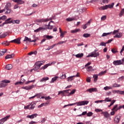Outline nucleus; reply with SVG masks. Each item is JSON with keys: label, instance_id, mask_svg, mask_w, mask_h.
I'll return each instance as SVG.
<instances>
[{"label": "nucleus", "instance_id": "1", "mask_svg": "<svg viewBox=\"0 0 124 124\" xmlns=\"http://www.w3.org/2000/svg\"><path fill=\"white\" fill-rule=\"evenodd\" d=\"M10 7H11V3L10 2L7 3L4 8L2 10H3V12H5V14H9L12 11Z\"/></svg>", "mask_w": 124, "mask_h": 124}, {"label": "nucleus", "instance_id": "2", "mask_svg": "<svg viewBox=\"0 0 124 124\" xmlns=\"http://www.w3.org/2000/svg\"><path fill=\"white\" fill-rule=\"evenodd\" d=\"M45 62V61H38L35 63L34 65V68L33 69V70H38L40 68V66L43 64Z\"/></svg>", "mask_w": 124, "mask_h": 124}, {"label": "nucleus", "instance_id": "3", "mask_svg": "<svg viewBox=\"0 0 124 124\" xmlns=\"http://www.w3.org/2000/svg\"><path fill=\"white\" fill-rule=\"evenodd\" d=\"M0 88H5L7 86L8 83H10V80L5 79L3 80L0 82Z\"/></svg>", "mask_w": 124, "mask_h": 124}, {"label": "nucleus", "instance_id": "4", "mask_svg": "<svg viewBox=\"0 0 124 124\" xmlns=\"http://www.w3.org/2000/svg\"><path fill=\"white\" fill-rule=\"evenodd\" d=\"M119 110V108H118V105H115L113 108L111 109V112H110V115L111 116H114L115 115V112H117Z\"/></svg>", "mask_w": 124, "mask_h": 124}, {"label": "nucleus", "instance_id": "5", "mask_svg": "<svg viewBox=\"0 0 124 124\" xmlns=\"http://www.w3.org/2000/svg\"><path fill=\"white\" fill-rule=\"evenodd\" d=\"M98 56H99V53L93 52L90 54H89L88 56H87V58H89V57L96 58V57H98Z\"/></svg>", "mask_w": 124, "mask_h": 124}, {"label": "nucleus", "instance_id": "6", "mask_svg": "<svg viewBox=\"0 0 124 124\" xmlns=\"http://www.w3.org/2000/svg\"><path fill=\"white\" fill-rule=\"evenodd\" d=\"M11 43H16V44H20L21 38L19 37L10 41Z\"/></svg>", "mask_w": 124, "mask_h": 124}, {"label": "nucleus", "instance_id": "7", "mask_svg": "<svg viewBox=\"0 0 124 124\" xmlns=\"http://www.w3.org/2000/svg\"><path fill=\"white\" fill-rule=\"evenodd\" d=\"M35 85H32L30 86H27L25 87H22L21 88L23 89V90H26L27 91H30V90H31L34 88Z\"/></svg>", "mask_w": 124, "mask_h": 124}, {"label": "nucleus", "instance_id": "8", "mask_svg": "<svg viewBox=\"0 0 124 124\" xmlns=\"http://www.w3.org/2000/svg\"><path fill=\"white\" fill-rule=\"evenodd\" d=\"M10 118V115H7L6 117L2 118L1 120H0V124H4V122H6Z\"/></svg>", "mask_w": 124, "mask_h": 124}, {"label": "nucleus", "instance_id": "9", "mask_svg": "<svg viewBox=\"0 0 124 124\" xmlns=\"http://www.w3.org/2000/svg\"><path fill=\"white\" fill-rule=\"evenodd\" d=\"M89 103V101H82L77 103L78 106H82L83 105H87Z\"/></svg>", "mask_w": 124, "mask_h": 124}, {"label": "nucleus", "instance_id": "10", "mask_svg": "<svg viewBox=\"0 0 124 124\" xmlns=\"http://www.w3.org/2000/svg\"><path fill=\"white\" fill-rule=\"evenodd\" d=\"M113 64L114 65H121V64H123V62H122V60L114 61Z\"/></svg>", "mask_w": 124, "mask_h": 124}, {"label": "nucleus", "instance_id": "11", "mask_svg": "<svg viewBox=\"0 0 124 124\" xmlns=\"http://www.w3.org/2000/svg\"><path fill=\"white\" fill-rule=\"evenodd\" d=\"M86 92H89V93H92L97 92V89H96V88H90L89 89H87L86 90Z\"/></svg>", "mask_w": 124, "mask_h": 124}, {"label": "nucleus", "instance_id": "12", "mask_svg": "<svg viewBox=\"0 0 124 124\" xmlns=\"http://www.w3.org/2000/svg\"><path fill=\"white\" fill-rule=\"evenodd\" d=\"M121 120V116H116L114 118V123L115 124H119L120 123V121Z\"/></svg>", "mask_w": 124, "mask_h": 124}, {"label": "nucleus", "instance_id": "13", "mask_svg": "<svg viewBox=\"0 0 124 124\" xmlns=\"http://www.w3.org/2000/svg\"><path fill=\"white\" fill-rule=\"evenodd\" d=\"M38 115L37 114H33L31 115H27L26 118H28V119H31V120H32V119H34V118H36L37 117Z\"/></svg>", "mask_w": 124, "mask_h": 124}, {"label": "nucleus", "instance_id": "14", "mask_svg": "<svg viewBox=\"0 0 124 124\" xmlns=\"http://www.w3.org/2000/svg\"><path fill=\"white\" fill-rule=\"evenodd\" d=\"M52 63L53 64H55V62H52L51 63H48V64L45 65L44 66H42L41 68V69H44V70L46 69V68H47V67H48L49 66L52 65Z\"/></svg>", "mask_w": 124, "mask_h": 124}, {"label": "nucleus", "instance_id": "15", "mask_svg": "<svg viewBox=\"0 0 124 124\" xmlns=\"http://www.w3.org/2000/svg\"><path fill=\"white\" fill-rule=\"evenodd\" d=\"M12 18H9L7 19H6L5 21V22H4L2 24V27H3V26H4V25L6 24H11L12 23V22H11V20L10 21V20H11Z\"/></svg>", "mask_w": 124, "mask_h": 124}, {"label": "nucleus", "instance_id": "16", "mask_svg": "<svg viewBox=\"0 0 124 124\" xmlns=\"http://www.w3.org/2000/svg\"><path fill=\"white\" fill-rule=\"evenodd\" d=\"M15 56V54H8L5 57V60H7V59H13Z\"/></svg>", "mask_w": 124, "mask_h": 124}, {"label": "nucleus", "instance_id": "17", "mask_svg": "<svg viewBox=\"0 0 124 124\" xmlns=\"http://www.w3.org/2000/svg\"><path fill=\"white\" fill-rule=\"evenodd\" d=\"M26 82V80H25L24 78L21 79V81H18L16 82L15 85L16 86L17 85H22V84H24V82Z\"/></svg>", "mask_w": 124, "mask_h": 124}, {"label": "nucleus", "instance_id": "18", "mask_svg": "<svg viewBox=\"0 0 124 124\" xmlns=\"http://www.w3.org/2000/svg\"><path fill=\"white\" fill-rule=\"evenodd\" d=\"M49 21V19H37L36 21L38 23H46V22H48Z\"/></svg>", "mask_w": 124, "mask_h": 124}, {"label": "nucleus", "instance_id": "19", "mask_svg": "<svg viewBox=\"0 0 124 124\" xmlns=\"http://www.w3.org/2000/svg\"><path fill=\"white\" fill-rule=\"evenodd\" d=\"M69 91H70V90H63V91H61L59 92V93L58 94V95H60L61 93L62 94H64V93H68Z\"/></svg>", "mask_w": 124, "mask_h": 124}, {"label": "nucleus", "instance_id": "20", "mask_svg": "<svg viewBox=\"0 0 124 124\" xmlns=\"http://www.w3.org/2000/svg\"><path fill=\"white\" fill-rule=\"evenodd\" d=\"M14 2H17V4H23L25 3V1H23V0H13Z\"/></svg>", "mask_w": 124, "mask_h": 124}, {"label": "nucleus", "instance_id": "21", "mask_svg": "<svg viewBox=\"0 0 124 124\" xmlns=\"http://www.w3.org/2000/svg\"><path fill=\"white\" fill-rule=\"evenodd\" d=\"M49 101H47V102L46 103H43L42 104H41V105H39L38 106V108H41V107H43V106H47V105H48V104H49Z\"/></svg>", "mask_w": 124, "mask_h": 124}, {"label": "nucleus", "instance_id": "22", "mask_svg": "<svg viewBox=\"0 0 124 124\" xmlns=\"http://www.w3.org/2000/svg\"><path fill=\"white\" fill-rule=\"evenodd\" d=\"M66 21H67L68 22H71L72 21H76V20H77V18H76V17H69V18H66Z\"/></svg>", "mask_w": 124, "mask_h": 124}, {"label": "nucleus", "instance_id": "23", "mask_svg": "<svg viewBox=\"0 0 124 124\" xmlns=\"http://www.w3.org/2000/svg\"><path fill=\"white\" fill-rule=\"evenodd\" d=\"M122 36H123V33L119 32L116 34V35L114 36V38H121Z\"/></svg>", "mask_w": 124, "mask_h": 124}, {"label": "nucleus", "instance_id": "24", "mask_svg": "<svg viewBox=\"0 0 124 124\" xmlns=\"http://www.w3.org/2000/svg\"><path fill=\"white\" fill-rule=\"evenodd\" d=\"M42 30H46V28H44V27H39L38 29L34 30V32H39V31H42Z\"/></svg>", "mask_w": 124, "mask_h": 124}, {"label": "nucleus", "instance_id": "25", "mask_svg": "<svg viewBox=\"0 0 124 124\" xmlns=\"http://www.w3.org/2000/svg\"><path fill=\"white\" fill-rule=\"evenodd\" d=\"M80 30L79 29H76L74 30H71V33H77V32L80 31Z\"/></svg>", "mask_w": 124, "mask_h": 124}, {"label": "nucleus", "instance_id": "26", "mask_svg": "<svg viewBox=\"0 0 124 124\" xmlns=\"http://www.w3.org/2000/svg\"><path fill=\"white\" fill-rule=\"evenodd\" d=\"M30 109H31V110H32V109H34V107H35V102H32L30 105Z\"/></svg>", "mask_w": 124, "mask_h": 124}, {"label": "nucleus", "instance_id": "27", "mask_svg": "<svg viewBox=\"0 0 124 124\" xmlns=\"http://www.w3.org/2000/svg\"><path fill=\"white\" fill-rule=\"evenodd\" d=\"M47 80H49V78L48 77H45L41 79L40 82L41 83L43 82H46V81H47Z\"/></svg>", "mask_w": 124, "mask_h": 124}, {"label": "nucleus", "instance_id": "28", "mask_svg": "<svg viewBox=\"0 0 124 124\" xmlns=\"http://www.w3.org/2000/svg\"><path fill=\"white\" fill-rule=\"evenodd\" d=\"M74 77H75V76H71V77H69L67 78V81L68 82H71V81H73L74 80V78H73Z\"/></svg>", "mask_w": 124, "mask_h": 124}, {"label": "nucleus", "instance_id": "29", "mask_svg": "<svg viewBox=\"0 0 124 124\" xmlns=\"http://www.w3.org/2000/svg\"><path fill=\"white\" fill-rule=\"evenodd\" d=\"M2 45H5V46H9L10 44V42H8V41H4L2 43Z\"/></svg>", "mask_w": 124, "mask_h": 124}, {"label": "nucleus", "instance_id": "30", "mask_svg": "<svg viewBox=\"0 0 124 124\" xmlns=\"http://www.w3.org/2000/svg\"><path fill=\"white\" fill-rule=\"evenodd\" d=\"M76 58H83V56H84V54L83 53H78V54H76L75 55Z\"/></svg>", "mask_w": 124, "mask_h": 124}, {"label": "nucleus", "instance_id": "31", "mask_svg": "<svg viewBox=\"0 0 124 124\" xmlns=\"http://www.w3.org/2000/svg\"><path fill=\"white\" fill-rule=\"evenodd\" d=\"M6 68L7 70H10V69H12V64H9L6 66Z\"/></svg>", "mask_w": 124, "mask_h": 124}, {"label": "nucleus", "instance_id": "32", "mask_svg": "<svg viewBox=\"0 0 124 124\" xmlns=\"http://www.w3.org/2000/svg\"><path fill=\"white\" fill-rule=\"evenodd\" d=\"M12 24H20V20H11V22Z\"/></svg>", "mask_w": 124, "mask_h": 124}, {"label": "nucleus", "instance_id": "33", "mask_svg": "<svg viewBox=\"0 0 124 124\" xmlns=\"http://www.w3.org/2000/svg\"><path fill=\"white\" fill-rule=\"evenodd\" d=\"M7 34H8L7 32L3 33L1 35H0V38L2 39V38H4L5 37H6V36H7Z\"/></svg>", "mask_w": 124, "mask_h": 124}, {"label": "nucleus", "instance_id": "34", "mask_svg": "<svg viewBox=\"0 0 124 124\" xmlns=\"http://www.w3.org/2000/svg\"><path fill=\"white\" fill-rule=\"evenodd\" d=\"M108 8V5H106L105 6H101L99 9L100 10H105L106 9H107Z\"/></svg>", "mask_w": 124, "mask_h": 124}, {"label": "nucleus", "instance_id": "35", "mask_svg": "<svg viewBox=\"0 0 124 124\" xmlns=\"http://www.w3.org/2000/svg\"><path fill=\"white\" fill-rule=\"evenodd\" d=\"M87 71H89V72L94 71V69H93V67L92 66H90L88 67Z\"/></svg>", "mask_w": 124, "mask_h": 124}, {"label": "nucleus", "instance_id": "36", "mask_svg": "<svg viewBox=\"0 0 124 124\" xmlns=\"http://www.w3.org/2000/svg\"><path fill=\"white\" fill-rule=\"evenodd\" d=\"M112 86H106L104 88L105 91H108V90H112Z\"/></svg>", "mask_w": 124, "mask_h": 124}, {"label": "nucleus", "instance_id": "37", "mask_svg": "<svg viewBox=\"0 0 124 124\" xmlns=\"http://www.w3.org/2000/svg\"><path fill=\"white\" fill-rule=\"evenodd\" d=\"M107 71V70H106L104 71H102V72L99 73L98 75H99V76H102V75H104V74H105L106 73Z\"/></svg>", "mask_w": 124, "mask_h": 124}, {"label": "nucleus", "instance_id": "38", "mask_svg": "<svg viewBox=\"0 0 124 124\" xmlns=\"http://www.w3.org/2000/svg\"><path fill=\"white\" fill-rule=\"evenodd\" d=\"M91 36V34L89 33H84L83 35V37H85V38H88V37H90Z\"/></svg>", "mask_w": 124, "mask_h": 124}, {"label": "nucleus", "instance_id": "39", "mask_svg": "<svg viewBox=\"0 0 124 124\" xmlns=\"http://www.w3.org/2000/svg\"><path fill=\"white\" fill-rule=\"evenodd\" d=\"M98 75H94L93 76V78H94V82H96L97 81V78L98 77Z\"/></svg>", "mask_w": 124, "mask_h": 124}, {"label": "nucleus", "instance_id": "40", "mask_svg": "<svg viewBox=\"0 0 124 124\" xmlns=\"http://www.w3.org/2000/svg\"><path fill=\"white\" fill-rule=\"evenodd\" d=\"M121 87V85L118 84L117 83H114L112 85V88H119Z\"/></svg>", "mask_w": 124, "mask_h": 124}, {"label": "nucleus", "instance_id": "41", "mask_svg": "<svg viewBox=\"0 0 124 124\" xmlns=\"http://www.w3.org/2000/svg\"><path fill=\"white\" fill-rule=\"evenodd\" d=\"M31 38H29V37L25 36L23 41L24 42H25V41H29V42H31Z\"/></svg>", "mask_w": 124, "mask_h": 124}, {"label": "nucleus", "instance_id": "42", "mask_svg": "<svg viewBox=\"0 0 124 124\" xmlns=\"http://www.w3.org/2000/svg\"><path fill=\"white\" fill-rule=\"evenodd\" d=\"M44 28H46V30H47V29L48 30H52L53 29V26L48 27L47 25H45V27H44Z\"/></svg>", "mask_w": 124, "mask_h": 124}, {"label": "nucleus", "instance_id": "43", "mask_svg": "<svg viewBox=\"0 0 124 124\" xmlns=\"http://www.w3.org/2000/svg\"><path fill=\"white\" fill-rule=\"evenodd\" d=\"M124 9H122L120 12V13L119 15V16L122 17V16L124 15Z\"/></svg>", "mask_w": 124, "mask_h": 124}, {"label": "nucleus", "instance_id": "44", "mask_svg": "<svg viewBox=\"0 0 124 124\" xmlns=\"http://www.w3.org/2000/svg\"><path fill=\"white\" fill-rule=\"evenodd\" d=\"M58 77H55L54 78H52V80L51 81V83H54V82H55V81H56L57 79H58Z\"/></svg>", "mask_w": 124, "mask_h": 124}, {"label": "nucleus", "instance_id": "45", "mask_svg": "<svg viewBox=\"0 0 124 124\" xmlns=\"http://www.w3.org/2000/svg\"><path fill=\"white\" fill-rule=\"evenodd\" d=\"M111 52L113 53V54H116V53H118V50H117L116 48H112L111 49Z\"/></svg>", "mask_w": 124, "mask_h": 124}, {"label": "nucleus", "instance_id": "46", "mask_svg": "<svg viewBox=\"0 0 124 124\" xmlns=\"http://www.w3.org/2000/svg\"><path fill=\"white\" fill-rule=\"evenodd\" d=\"M34 82H35V79H34V80H31V81H27L25 83V84H26V85H28V84H30V83H34Z\"/></svg>", "mask_w": 124, "mask_h": 124}, {"label": "nucleus", "instance_id": "47", "mask_svg": "<svg viewBox=\"0 0 124 124\" xmlns=\"http://www.w3.org/2000/svg\"><path fill=\"white\" fill-rule=\"evenodd\" d=\"M103 113H104V115L105 117V118H108L109 116V113H108V112H103Z\"/></svg>", "mask_w": 124, "mask_h": 124}, {"label": "nucleus", "instance_id": "48", "mask_svg": "<svg viewBox=\"0 0 124 124\" xmlns=\"http://www.w3.org/2000/svg\"><path fill=\"white\" fill-rule=\"evenodd\" d=\"M6 19H7V17L6 16H3L0 17V20H6Z\"/></svg>", "mask_w": 124, "mask_h": 124}, {"label": "nucleus", "instance_id": "49", "mask_svg": "<svg viewBox=\"0 0 124 124\" xmlns=\"http://www.w3.org/2000/svg\"><path fill=\"white\" fill-rule=\"evenodd\" d=\"M112 101L111 99L109 98V97L106 98L104 101H107V102H110Z\"/></svg>", "mask_w": 124, "mask_h": 124}, {"label": "nucleus", "instance_id": "50", "mask_svg": "<svg viewBox=\"0 0 124 124\" xmlns=\"http://www.w3.org/2000/svg\"><path fill=\"white\" fill-rule=\"evenodd\" d=\"M75 92H76V89H73L69 94V95H71V94H74V93H75Z\"/></svg>", "mask_w": 124, "mask_h": 124}, {"label": "nucleus", "instance_id": "51", "mask_svg": "<svg viewBox=\"0 0 124 124\" xmlns=\"http://www.w3.org/2000/svg\"><path fill=\"white\" fill-rule=\"evenodd\" d=\"M116 102V100H113L111 102V103L110 104V105L108 106V107L109 108V107L110 106H112V105H114V103Z\"/></svg>", "mask_w": 124, "mask_h": 124}, {"label": "nucleus", "instance_id": "52", "mask_svg": "<svg viewBox=\"0 0 124 124\" xmlns=\"http://www.w3.org/2000/svg\"><path fill=\"white\" fill-rule=\"evenodd\" d=\"M112 32H108V33H103L102 36H107V35H109V34H111Z\"/></svg>", "mask_w": 124, "mask_h": 124}, {"label": "nucleus", "instance_id": "53", "mask_svg": "<svg viewBox=\"0 0 124 124\" xmlns=\"http://www.w3.org/2000/svg\"><path fill=\"white\" fill-rule=\"evenodd\" d=\"M114 3H112L111 4H109L108 5V8H113L114 7Z\"/></svg>", "mask_w": 124, "mask_h": 124}, {"label": "nucleus", "instance_id": "54", "mask_svg": "<svg viewBox=\"0 0 124 124\" xmlns=\"http://www.w3.org/2000/svg\"><path fill=\"white\" fill-rule=\"evenodd\" d=\"M87 117H92L93 116V112H89L88 113H87Z\"/></svg>", "mask_w": 124, "mask_h": 124}, {"label": "nucleus", "instance_id": "55", "mask_svg": "<svg viewBox=\"0 0 124 124\" xmlns=\"http://www.w3.org/2000/svg\"><path fill=\"white\" fill-rule=\"evenodd\" d=\"M66 41H61L56 44V45H59L60 44H63V43H65Z\"/></svg>", "mask_w": 124, "mask_h": 124}, {"label": "nucleus", "instance_id": "56", "mask_svg": "<svg viewBox=\"0 0 124 124\" xmlns=\"http://www.w3.org/2000/svg\"><path fill=\"white\" fill-rule=\"evenodd\" d=\"M46 37L47 39H52L53 38V36L50 35H46Z\"/></svg>", "mask_w": 124, "mask_h": 124}, {"label": "nucleus", "instance_id": "57", "mask_svg": "<svg viewBox=\"0 0 124 124\" xmlns=\"http://www.w3.org/2000/svg\"><path fill=\"white\" fill-rule=\"evenodd\" d=\"M65 78H66L65 74L62 75L61 77V79H65Z\"/></svg>", "mask_w": 124, "mask_h": 124}, {"label": "nucleus", "instance_id": "58", "mask_svg": "<svg viewBox=\"0 0 124 124\" xmlns=\"http://www.w3.org/2000/svg\"><path fill=\"white\" fill-rule=\"evenodd\" d=\"M110 1V0H103L102 2L103 3H108Z\"/></svg>", "mask_w": 124, "mask_h": 124}, {"label": "nucleus", "instance_id": "59", "mask_svg": "<svg viewBox=\"0 0 124 124\" xmlns=\"http://www.w3.org/2000/svg\"><path fill=\"white\" fill-rule=\"evenodd\" d=\"M31 105H28L24 107V109H31V107H30Z\"/></svg>", "mask_w": 124, "mask_h": 124}, {"label": "nucleus", "instance_id": "60", "mask_svg": "<svg viewBox=\"0 0 124 124\" xmlns=\"http://www.w3.org/2000/svg\"><path fill=\"white\" fill-rule=\"evenodd\" d=\"M106 44H107L106 43H105L102 42L100 43V46H106Z\"/></svg>", "mask_w": 124, "mask_h": 124}, {"label": "nucleus", "instance_id": "61", "mask_svg": "<svg viewBox=\"0 0 124 124\" xmlns=\"http://www.w3.org/2000/svg\"><path fill=\"white\" fill-rule=\"evenodd\" d=\"M103 101H104V100H97V101H95V103H102V102H103Z\"/></svg>", "mask_w": 124, "mask_h": 124}, {"label": "nucleus", "instance_id": "62", "mask_svg": "<svg viewBox=\"0 0 124 124\" xmlns=\"http://www.w3.org/2000/svg\"><path fill=\"white\" fill-rule=\"evenodd\" d=\"M95 112L98 113V112H102V109L96 108L95 109Z\"/></svg>", "mask_w": 124, "mask_h": 124}, {"label": "nucleus", "instance_id": "63", "mask_svg": "<svg viewBox=\"0 0 124 124\" xmlns=\"http://www.w3.org/2000/svg\"><path fill=\"white\" fill-rule=\"evenodd\" d=\"M86 81L88 83H91V78L88 77L86 79Z\"/></svg>", "mask_w": 124, "mask_h": 124}, {"label": "nucleus", "instance_id": "64", "mask_svg": "<svg viewBox=\"0 0 124 124\" xmlns=\"http://www.w3.org/2000/svg\"><path fill=\"white\" fill-rule=\"evenodd\" d=\"M120 30H114L112 33V34H116V33H117V32H118Z\"/></svg>", "mask_w": 124, "mask_h": 124}]
</instances>
